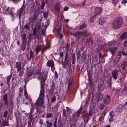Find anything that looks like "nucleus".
<instances>
[{"label":"nucleus","mask_w":127,"mask_h":127,"mask_svg":"<svg viewBox=\"0 0 127 127\" xmlns=\"http://www.w3.org/2000/svg\"><path fill=\"white\" fill-rule=\"evenodd\" d=\"M44 87L42 85L41 86L40 95L38 100L35 103L36 109L37 110L39 106H42L44 103Z\"/></svg>","instance_id":"nucleus-1"},{"label":"nucleus","mask_w":127,"mask_h":127,"mask_svg":"<svg viewBox=\"0 0 127 127\" xmlns=\"http://www.w3.org/2000/svg\"><path fill=\"white\" fill-rule=\"evenodd\" d=\"M123 23L122 18L119 17L116 18L112 23V28L114 29H117L121 26Z\"/></svg>","instance_id":"nucleus-2"},{"label":"nucleus","mask_w":127,"mask_h":127,"mask_svg":"<svg viewBox=\"0 0 127 127\" xmlns=\"http://www.w3.org/2000/svg\"><path fill=\"white\" fill-rule=\"evenodd\" d=\"M46 66L48 67H51L52 71H54L55 70V67L54 62L52 60H49L46 63Z\"/></svg>","instance_id":"nucleus-3"},{"label":"nucleus","mask_w":127,"mask_h":127,"mask_svg":"<svg viewBox=\"0 0 127 127\" xmlns=\"http://www.w3.org/2000/svg\"><path fill=\"white\" fill-rule=\"evenodd\" d=\"M33 77L36 78L39 80L41 79V72L39 70H37L35 71Z\"/></svg>","instance_id":"nucleus-4"},{"label":"nucleus","mask_w":127,"mask_h":127,"mask_svg":"<svg viewBox=\"0 0 127 127\" xmlns=\"http://www.w3.org/2000/svg\"><path fill=\"white\" fill-rule=\"evenodd\" d=\"M43 46V45L40 44H37L35 48L36 55L37 56L39 52L41 50Z\"/></svg>","instance_id":"nucleus-5"},{"label":"nucleus","mask_w":127,"mask_h":127,"mask_svg":"<svg viewBox=\"0 0 127 127\" xmlns=\"http://www.w3.org/2000/svg\"><path fill=\"white\" fill-rule=\"evenodd\" d=\"M39 30V28H34L33 31V34L35 38H37L38 39H39V34L38 32Z\"/></svg>","instance_id":"nucleus-6"},{"label":"nucleus","mask_w":127,"mask_h":127,"mask_svg":"<svg viewBox=\"0 0 127 127\" xmlns=\"http://www.w3.org/2000/svg\"><path fill=\"white\" fill-rule=\"evenodd\" d=\"M110 97L109 96L106 95L104 97L103 101L105 104H107L110 103Z\"/></svg>","instance_id":"nucleus-7"},{"label":"nucleus","mask_w":127,"mask_h":127,"mask_svg":"<svg viewBox=\"0 0 127 127\" xmlns=\"http://www.w3.org/2000/svg\"><path fill=\"white\" fill-rule=\"evenodd\" d=\"M67 83L68 84L67 90H68L70 89V87L73 84L72 78H70L66 83V84Z\"/></svg>","instance_id":"nucleus-8"},{"label":"nucleus","mask_w":127,"mask_h":127,"mask_svg":"<svg viewBox=\"0 0 127 127\" xmlns=\"http://www.w3.org/2000/svg\"><path fill=\"white\" fill-rule=\"evenodd\" d=\"M102 8L100 7H97L95 10V15L96 16L97 15L100 14Z\"/></svg>","instance_id":"nucleus-9"},{"label":"nucleus","mask_w":127,"mask_h":127,"mask_svg":"<svg viewBox=\"0 0 127 127\" xmlns=\"http://www.w3.org/2000/svg\"><path fill=\"white\" fill-rule=\"evenodd\" d=\"M3 99L4 102V104L6 106L8 105L9 103V101L7 98V95L5 94L3 96Z\"/></svg>","instance_id":"nucleus-10"},{"label":"nucleus","mask_w":127,"mask_h":127,"mask_svg":"<svg viewBox=\"0 0 127 127\" xmlns=\"http://www.w3.org/2000/svg\"><path fill=\"white\" fill-rule=\"evenodd\" d=\"M118 72V71L117 70H113L112 71V75L115 80H116L117 79Z\"/></svg>","instance_id":"nucleus-11"},{"label":"nucleus","mask_w":127,"mask_h":127,"mask_svg":"<svg viewBox=\"0 0 127 127\" xmlns=\"http://www.w3.org/2000/svg\"><path fill=\"white\" fill-rule=\"evenodd\" d=\"M26 72L27 75L29 77L32 74L33 69L30 68H28L26 70Z\"/></svg>","instance_id":"nucleus-12"},{"label":"nucleus","mask_w":127,"mask_h":127,"mask_svg":"<svg viewBox=\"0 0 127 127\" xmlns=\"http://www.w3.org/2000/svg\"><path fill=\"white\" fill-rule=\"evenodd\" d=\"M68 52L66 53L65 56V59L64 61V64L67 65H68L69 62V61L70 59L68 57Z\"/></svg>","instance_id":"nucleus-13"},{"label":"nucleus","mask_w":127,"mask_h":127,"mask_svg":"<svg viewBox=\"0 0 127 127\" xmlns=\"http://www.w3.org/2000/svg\"><path fill=\"white\" fill-rule=\"evenodd\" d=\"M90 32L87 29H86L82 32V35L84 36H87L90 34Z\"/></svg>","instance_id":"nucleus-14"},{"label":"nucleus","mask_w":127,"mask_h":127,"mask_svg":"<svg viewBox=\"0 0 127 127\" xmlns=\"http://www.w3.org/2000/svg\"><path fill=\"white\" fill-rule=\"evenodd\" d=\"M47 74V72L45 70L43 71L41 79H42L43 82H45Z\"/></svg>","instance_id":"nucleus-15"},{"label":"nucleus","mask_w":127,"mask_h":127,"mask_svg":"<svg viewBox=\"0 0 127 127\" xmlns=\"http://www.w3.org/2000/svg\"><path fill=\"white\" fill-rule=\"evenodd\" d=\"M106 21V18L104 17H101L99 21V23L101 25L103 24Z\"/></svg>","instance_id":"nucleus-16"},{"label":"nucleus","mask_w":127,"mask_h":127,"mask_svg":"<svg viewBox=\"0 0 127 127\" xmlns=\"http://www.w3.org/2000/svg\"><path fill=\"white\" fill-rule=\"evenodd\" d=\"M12 77V75L11 74L7 77V80L6 82V83L8 85L7 87L8 88H9L10 87V82Z\"/></svg>","instance_id":"nucleus-17"},{"label":"nucleus","mask_w":127,"mask_h":127,"mask_svg":"<svg viewBox=\"0 0 127 127\" xmlns=\"http://www.w3.org/2000/svg\"><path fill=\"white\" fill-rule=\"evenodd\" d=\"M73 35L77 37L78 38H80L81 36L82 35V32L79 31L75 33Z\"/></svg>","instance_id":"nucleus-18"},{"label":"nucleus","mask_w":127,"mask_h":127,"mask_svg":"<svg viewBox=\"0 0 127 127\" xmlns=\"http://www.w3.org/2000/svg\"><path fill=\"white\" fill-rule=\"evenodd\" d=\"M21 62L20 61L18 62H16L15 64V67L16 68L17 70H19V69L22 68L21 67Z\"/></svg>","instance_id":"nucleus-19"},{"label":"nucleus","mask_w":127,"mask_h":127,"mask_svg":"<svg viewBox=\"0 0 127 127\" xmlns=\"http://www.w3.org/2000/svg\"><path fill=\"white\" fill-rule=\"evenodd\" d=\"M71 59L72 64H75L76 61V58L75 55L74 53H73L72 54Z\"/></svg>","instance_id":"nucleus-20"},{"label":"nucleus","mask_w":127,"mask_h":127,"mask_svg":"<svg viewBox=\"0 0 127 127\" xmlns=\"http://www.w3.org/2000/svg\"><path fill=\"white\" fill-rule=\"evenodd\" d=\"M122 107L123 106L122 105H119L117 107L116 109L117 112H121L123 110Z\"/></svg>","instance_id":"nucleus-21"},{"label":"nucleus","mask_w":127,"mask_h":127,"mask_svg":"<svg viewBox=\"0 0 127 127\" xmlns=\"http://www.w3.org/2000/svg\"><path fill=\"white\" fill-rule=\"evenodd\" d=\"M19 76H20V77H21L23 76L24 73V70L23 68L19 69V70H17Z\"/></svg>","instance_id":"nucleus-22"},{"label":"nucleus","mask_w":127,"mask_h":127,"mask_svg":"<svg viewBox=\"0 0 127 127\" xmlns=\"http://www.w3.org/2000/svg\"><path fill=\"white\" fill-rule=\"evenodd\" d=\"M95 108L94 106H93L91 109L89 111V116H91L95 111Z\"/></svg>","instance_id":"nucleus-23"},{"label":"nucleus","mask_w":127,"mask_h":127,"mask_svg":"<svg viewBox=\"0 0 127 127\" xmlns=\"http://www.w3.org/2000/svg\"><path fill=\"white\" fill-rule=\"evenodd\" d=\"M12 9L8 7L5 10V13L6 14H11L12 13Z\"/></svg>","instance_id":"nucleus-24"},{"label":"nucleus","mask_w":127,"mask_h":127,"mask_svg":"<svg viewBox=\"0 0 127 127\" xmlns=\"http://www.w3.org/2000/svg\"><path fill=\"white\" fill-rule=\"evenodd\" d=\"M117 47H112L109 48V50L110 52L112 54H114L115 53L116 51L117 50Z\"/></svg>","instance_id":"nucleus-25"},{"label":"nucleus","mask_w":127,"mask_h":127,"mask_svg":"<svg viewBox=\"0 0 127 127\" xmlns=\"http://www.w3.org/2000/svg\"><path fill=\"white\" fill-rule=\"evenodd\" d=\"M25 9V7L23 5L20 8L19 11V17L21 16V14L23 12L24 10Z\"/></svg>","instance_id":"nucleus-26"},{"label":"nucleus","mask_w":127,"mask_h":127,"mask_svg":"<svg viewBox=\"0 0 127 127\" xmlns=\"http://www.w3.org/2000/svg\"><path fill=\"white\" fill-rule=\"evenodd\" d=\"M86 55L84 54V52L82 53L81 56L82 60V62H84L85 61H86Z\"/></svg>","instance_id":"nucleus-27"},{"label":"nucleus","mask_w":127,"mask_h":127,"mask_svg":"<svg viewBox=\"0 0 127 127\" xmlns=\"http://www.w3.org/2000/svg\"><path fill=\"white\" fill-rule=\"evenodd\" d=\"M55 7L56 9L58 11L60 10V3L59 2H57L56 4Z\"/></svg>","instance_id":"nucleus-28"},{"label":"nucleus","mask_w":127,"mask_h":127,"mask_svg":"<svg viewBox=\"0 0 127 127\" xmlns=\"http://www.w3.org/2000/svg\"><path fill=\"white\" fill-rule=\"evenodd\" d=\"M116 43V41L114 40H112L108 42V45L109 46H112L114 45Z\"/></svg>","instance_id":"nucleus-29"},{"label":"nucleus","mask_w":127,"mask_h":127,"mask_svg":"<svg viewBox=\"0 0 127 127\" xmlns=\"http://www.w3.org/2000/svg\"><path fill=\"white\" fill-rule=\"evenodd\" d=\"M127 34V32H124L120 36V37L121 39H124L126 38Z\"/></svg>","instance_id":"nucleus-30"},{"label":"nucleus","mask_w":127,"mask_h":127,"mask_svg":"<svg viewBox=\"0 0 127 127\" xmlns=\"http://www.w3.org/2000/svg\"><path fill=\"white\" fill-rule=\"evenodd\" d=\"M127 64V62L126 61L123 62L121 64V66L122 67V69L123 70H124L125 69V67Z\"/></svg>","instance_id":"nucleus-31"},{"label":"nucleus","mask_w":127,"mask_h":127,"mask_svg":"<svg viewBox=\"0 0 127 127\" xmlns=\"http://www.w3.org/2000/svg\"><path fill=\"white\" fill-rule=\"evenodd\" d=\"M86 26V24L85 23H83L79 27V30H82L85 28Z\"/></svg>","instance_id":"nucleus-32"},{"label":"nucleus","mask_w":127,"mask_h":127,"mask_svg":"<svg viewBox=\"0 0 127 127\" xmlns=\"http://www.w3.org/2000/svg\"><path fill=\"white\" fill-rule=\"evenodd\" d=\"M58 127H63V125L60 119L58 122Z\"/></svg>","instance_id":"nucleus-33"},{"label":"nucleus","mask_w":127,"mask_h":127,"mask_svg":"<svg viewBox=\"0 0 127 127\" xmlns=\"http://www.w3.org/2000/svg\"><path fill=\"white\" fill-rule=\"evenodd\" d=\"M121 53V52L119 51L118 52L116 55V58L115 59V60L117 59H119L120 57V54Z\"/></svg>","instance_id":"nucleus-34"},{"label":"nucleus","mask_w":127,"mask_h":127,"mask_svg":"<svg viewBox=\"0 0 127 127\" xmlns=\"http://www.w3.org/2000/svg\"><path fill=\"white\" fill-rule=\"evenodd\" d=\"M61 28H59L58 29L57 31L58 32V33L60 37L61 38H62L63 37V36L62 35L61 33Z\"/></svg>","instance_id":"nucleus-35"},{"label":"nucleus","mask_w":127,"mask_h":127,"mask_svg":"<svg viewBox=\"0 0 127 127\" xmlns=\"http://www.w3.org/2000/svg\"><path fill=\"white\" fill-rule=\"evenodd\" d=\"M48 10L45 11L43 12V16L44 18H47L48 17Z\"/></svg>","instance_id":"nucleus-36"},{"label":"nucleus","mask_w":127,"mask_h":127,"mask_svg":"<svg viewBox=\"0 0 127 127\" xmlns=\"http://www.w3.org/2000/svg\"><path fill=\"white\" fill-rule=\"evenodd\" d=\"M104 103H102L99 106V108L101 110L103 109L105 106Z\"/></svg>","instance_id":"nucleus-37"},{"label":"nucleus","mask_w":127,"mask_h":127,"mask_svg":"<svg viewBox=\"0 0 127 127\" xmlns=\"http://www.w3.org/2000/svg\"><path fill=\"white\" fill-rule=\"evenodd\" d=\"M34 55V54L33 53L32 50H31L30 51V58H33Z\"/></svg>","instance_id":"nucleus-38"},{"label":"nucleus","mask_w":127,"mask_h":127,"mask_svg":"<svg viewBox=\"0 0 127 127\" xmlns=\"http://www.w3.org/2000/svg\"><path fill=\"white\" fill-rule=\"evenodd\" d=\"M80 51H78L77 54V60L78 61L80 58Z\"/></svg>","instance_id":"nucleus-39"},{"label":"nucleus","mask_w":127,"mask_h":127,"mask_svg":"<svg viewBox=\"0 0 127 127\" xmlns=\"http://www.w3.org/2000/svg\"><path fill=\"white\" fill-rule=\"evenodd\" d=\"M3 124L4 125V126H8L9 125V123L8 121H3Z\"/></svg>","instance_id":"nucleus-40"},{"label":"nucleus","mask_w":127,"mask_h":127,"mask_svg":"<svg viewBox=\"0 0 127 127\" xmlns=\"http://www.w3.org/2000/svg\"><path fill=\"white\" fill-rule=\"evenodd\" d=\"M75 122L71 125L70 127H76V124L77 119H75Z\"/></svg>","instance_id":"nucleus-41"},{"label":"nucleus","mask_w":127,"mask_h":127,"mask_svg":"<svg viewBox=\"0 0 127 127\" xmlns=\"http://www.w3.org/2000/svg\"><path fill=\"white\" fill-rule=\"evenodd\" d=\"M53 115L51 113H49L47 114L46 117L48 118L53 117Z\"/></svg>","instance_id":"nucleus-42"},{"label":"nucleus","mask_w":127,"mask_h":127,"mask_svg":"<svg viewBox=\"0 0 127 127\" xmlns=\"http://www.w3.org/2000/svg\"><path fill=\"white\" fill-rule=\"evenodd\" d=\"M56 100V97L55 95H53L51 98V102H53L55 101Z\"/></svg>","instance_id":"nucleus-43"},{"label":"nucleus","mask_w":127,"mask_h":127,"mask_svg":"<svg viewBox=\"0 0 127 127\" xmlns=\"http://www.w3.org/2000/svg\"><path fill=\"white\" fill-rule=\"evenodd\" d=\"M27 42L26 41H23V43L22 45V47L23 48V50H24L25 49L26 46V45Z\"/></svg>","instance_id":"nucleus-44"},{"label":"nucleus","mask_w":127,"mask_h":127,"mask_svg":"<svg viewBox=\"0 0 127 127\" xmlns=\"http://www.w3.org/2000/svg\"><path fill=\"white\" fill-rule=\"evenodd\" d=\"M86 42L88 43L89 44L90 43L92 44L93 43V41L91 40V38L87 39L86 40Z\"/></svg>","instance_id":"nucleus-45"},{"label":"nucleus","mask_w":127,"mask_h":127,"mask_svg":"<svg viewBox=\"0 0 127 127\" xmlns=\"http://www.w3.org/2000/svg\"><path fill=\"white\" fill-rule=\"evenodd\" d=\"M29 23H28L24 25V28L25 29H28L29 30Z\"/></svg>","instance_id":"nucleus-46"},{"label":"nucleus","mask_w":127,"mask_h":127,"mask_svg":"<svg viewBox=\"0 0 127 127\" xmlns=\"http://www.w3.org/2000/svg\"><path fill=\"white\" fill-rule=\"evenodd\" d=\"M75 117V115H74V114H73L70 117L69 119H70V121H72L74 119V120H75V119H74ZM77 119V118H75V119ZM74 121H75V120H74ZM75 122V121H74V122Z\"/></svg>","instance_id":"nucleus-47"},{"label":"nucleus","mask_w":127,"mask_h":127,"mask_svg":"<svg viewBox=\"0 0 127 127\" xmlns=\"http://www.w3.org/2000/svg\"><path fill=\"white\" fill-rule=\"evenodd\" d=\"M22 40H23V41H26V35L25 34H23L22 36Z\"/></svg>","instance_id":"nucleus-48"},{"label":"nucleus","mask_w":127,"mask_h":127,"mask_svg":"<svg viewBox=\"0 0 127 127\" xmlns=\"http://www.w3.org/2000/svg\"><path fill=\"white\" fill-rule=\"evenodd\" d=\"M103 97V95L102 94H100L99 95L98 100H101L102 99Z\"/></svg>","instance_id":"nucleus-49"},{"label":"nucleus","mask_w":127,"mask_h":127,"mask_svg":"<svg viewBox=\"0 0 127 127\" xmlns=\"http://www.w3.org/2000/svg\"><path fill=\"white\" fill-rule=\"evenodd\" d=\"M123 107L124 109L126 110H127V101L124 104L123 106Z\"/></svg>","instance_id":"nucleus-50"},{"label":"nucleus","mask_w":127,"mask_h":127,"mask_svg":"<svg viewBox=\"0 0 127 127\" xmlns=\"http://www.w3.org/2000/svg\"><path fill=\"white\" fill-rule=\"evenodd\" d=\"M119 0H112V3L114 5H116L117 4Z\"/></svg>","instance_id":"nucleus-51"},{"label":"nucleus","mask_w":127,"mask_h":127,"mask_svg":"<svg viewBox=\"0 0 127 127\" xmlns=\"http://www.w3.org/2000/svg\"><path fill=\"white\" fill-rule=\"evenodd\" d=\"M44 6H45V3H44V2H42L41 4V9L43 10L44 9Z\"/></svg>","instance_id":"nucleus-52"},{"label":"nucleus","mask_w":127,"mask_h":127,"mask_svg":"<svg viewBox=\"0 0 127 127\" xmlns=\"http://www.w3.org/2000/svg\"><path fill=\"white\" fill-rule=\"evenodd\" d=\"M46 123L47 124V125L52 126V124L51 122H50L48 121H46Z\"/></svg>","instance_id":"nucleus-53"},{"label":"nucleus","mask_w":127,"mask_h":127,"mask_svg":"<svg viewBox=\"0 0 127 127\" xmlns=\"http://www.w3.org/2000/svg\"><path fill=\"white\" fill-rule=\"evenodd\" d=\"M24 94L26 98L27 99L28 97V95L27 94V92L26 90L25 91Z\"/></svg>","instance_id":"nucleus-54"},{"label":"nucleus","mask_w":127,"mask_h":127,"mask_svg":"<svg viewBox=\"0 0 127 127\" xmlns=\"http://www.w3.org/2000/svg\"><path fill=\"white\" fill-rule=\"evenodd\" d=\"M57 119L56 118H55L54 122V127H57Z\"/></svg>","instance_id":"nucleus-55"},{"label":"nucleus","mask_w":127,"mask_h":127,"mask_svg":"<svg viewBox=\"0 0 127 127\" xmlns=\"http://www.w3.org/2000/svg\"><path fill=\"white\" fill-rule=\"evenodd\" d=\"M8 114V111H5L4 113V114L3 115V117H6L7 116Z\"/></svg>","instance_id":"nucleus-56"},{"label":"nucleus","mask_w":127,"mask_h":127,"mask_svg":"<svg viewBox=\"0 0 127 127\" xmlns=\"http://www.w3.org/2000/svg\"><path fill=\"white\" fill-rule=\"evenodd\" d=\"M80 114V113L76 112L75 113V114L74 115H75V117H79Z\"/></svg>","instance_id":"nucleus-57"},{"label":"nucleus","mask_w":127,"mask_h":127,"mask_svg":"<svg viewBox=\"0 0 127 127\" xmlns=\"http://www.w3.org/2000/svg\"><path fill=\"white\" fill-rule=\"evenodd\" d=\"M127 2V0H122L121 1V3L124 4L126 3Z\"/></svg>","instance_id":"nucleus-58"},{"label":"nucleus","mask_w":127,"mask_h":127,"mask_svg":"<svg viewBox=\"0 0 127 127\" xmlns=\"http://www.w3.org/2000/svg\"><path fill=\"white\" fill-rule=\"evenodd\" d=\"M109 115L110 116V117H113L115 115L114 114H113V113L112 112H109Z\"/></svg>","instance_id":"nucleus-59"},{"label":"nucleus","mask_w":127,"mask_h":127,"mask_svg":"<svg viewBox=\"0 0 127 127\" xmlns=\"http://www.w3.org/2000/svg\"><path fill=\"white\" fill-rule=\"evenodd\" d=\"M9 104L10 106L12 107L13 106V103L12 100L10 101Z\"/></svg>","instance_id":"nucleus-60"},{"label":"nucleus","mask_w":127,"mask_h":127,"mask_svg":"<svg viewBox=\"0 0 127 127\" xmlns=\"http://www.w3.org/2000/svg\"><path fill=\"white\" fill-rule=\"evenodd\" d=\"M37 18V16L36 15H34L33 16V20H35Z\"/></svg>","instance_id":"nucleus-61"},{"label":"nucleus","mask_w":127,"mask_h":127,"mask_svg":"<svg viewBox=\"0 0 127 127\" xmlns=\"http://www.w3.org/2000/svg\"><path fill=\"white\" fill-rule=\"evenodd\" d=\"M113 120V117H110L109 119V121L110 122H111Z\"/></svg>","instance_id":"nucleus-62"},{"label":"nucleus","mask_w":127,"mask_h":127,"mask_svg":"<svg viewBox=\"0 0 127 127\" xmlns=\"http://www.w3.org/2000/svg\"><path fill=\"white\" fill-rule=\"evenodd\" d=\"M54 88V86L53 84H52L50 86V89L52 91Z\"/></svg>","instance_id":"nucleus-63"},{"label":"nucleus","mask_w":127,"mask_h":127,"mask_svg":"<svg viewBox=\"0 0 127 127\" xmlns=\"http://www.w3.org/2000/svg\"><path fill=\"white\" fill-rule=\"evenodd\" d=\"M63 114L64 115V116L65 115V114H66V110H65V109H63Z\"/></svg>","instance_id":"nucleus-64"}]
</instances>
